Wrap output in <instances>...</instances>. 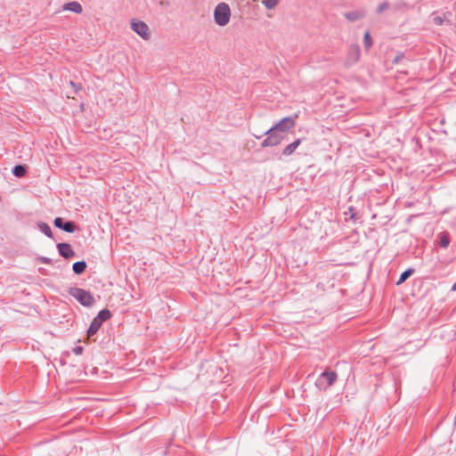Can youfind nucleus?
I'll return each mask as SVG.
<instances>
[{
	"label": "nucleus",
	"mask_w": 456,
	"mask_h": 456,
	"mask_svg": "<svg viewBox=\"0 0 456 456\" xmlns=\"http://www.w3.org/2000/svg\"><path fill=\"white\" fill-rule=\"evenodd\" d=\"M69 294L76 298L82 305L86 307L92 306L95 302L93 295L84 289L77 287L69 288Z\"/></svg>",
	"instance_id": "f257e3e1"
},
{
	"label": "nucleus",
	"mask_w": 456,
	"mask_h": 456,
	"mask_svg": "<svg viewBox=\"0 0 456 456\" xmlns=\"http://www.w3.org/2000/svg\"><path fill=\"white\" fill-rule=\"evenodd\" d=\"M338 379V375L335 371L326 370L319 375L315 381V387L320 391H325L331 387Z\"/></svg>",
	"instance_id": "f03ea898"
},
{
	"label": "nucleus",
	"mask_w": 456,
	"mask_h": 456,
	"mask_svg": "<svg viewBox=\"0 0 456 456\" xmlns=\"http://www.w3.org/2000/svg\"><path fill=\"white\" fill-rule=\"evenodd\" d=\"M231 10L226 3H219L214 11L215 22L219 26H225L229 23Z\"/></svg>",
	"instance_id": "7ed1b4c3"
},
{
	"label": "nucleus",
	"mask_w": 456,
	"mask_h": 456,
	"mask_svg": "<svg viewBox=\"0 0 456 456\" xmlns=\"http://www.w3.org/2000/svg\"><path fill=\"white\" fill-rule=\"evenodd\" d=\"M264 134L267 135V137L261 142L263 148L279 145L284 138L279 132L275 130L270 131V128Z\"/></svg>",
	"instance_id": "20e7f679"
},
{
	"label": "nucleus",
	"mask_w": 456,
	"mask_h": 456,
	"mask_svg": "<svg viewBox=\"0 0 456 456\" xmlns=\"http://www.w3.org/2000/svg\"><path fill=\"white\" fill-rule=\"evenodd\" d=\"M131 28L134 32H135L142 39H144V40L150 39V37H151L150 28L144 21L138 20H131Z\"/></svg>",
	"instance_id": "39448f33"
},
{
	"label": "nucleus",
	"mask_w": 456,
	"mask_h": 456,
	"mask_svg": "<svg viewBox=\"0 0 456 456\" xmlns=\"http://www.w3.org/2000/svg\"><path fill=\"white\" fill-rule=\"evenodd\" d=\"M296 125V119L292 117H286L281 119L277 124L273 126L270 127V131L275 130L279 133L287 132L289 129L293 128Z\"/></svg>",
	"instance_id": "423d86ee"
},
{
	"label": "nucleus",
	"mask_w": 456,
	"mask_h": 456,
	"mask_svg": "<svg viewBox=\"0 0 456 456\" xmlns=\"http://www.w3.org/2000/svg\"><path fill=\"white\" fill-rule=\"evenodd\" d=\"M360 55H361L360 46L358 45H352L348 49L347 57L346 60V65L351 66L353 64H355L359 61Z\"/></svg>",
	"instance_id": "0eeeda50"
},
{
	"label": "nucleus",
	"mask_w": 456,
	"mask_h": 456,
	"mask_svg": "<svg viewBox=\"0 0 456 456\" xmlns=\"http://www.w3.org/2000/svg\"><path fill=\"white\" fill-rule=\"evenodd\" d=\"M57 248L59 254L66 259H69L75 256V251L73 250L71 245H69V243H58Z\"/></svg>",
	"instance_id": "6e6552de"
},
{
	"label": "nucleus",
	"mask_w": 456,
	"mask_h": 456,
	"mask_svg": "<svg viewBox=\"0 0 456 456\" xmlns=\"http://www.w3.org/2000/svg\"><path fill=\"white\" fill-rule=\"evenodd\" d=\"M62 9L63 11H69L77 14H80L83 12L82 5L77 1L64 4Z\"/></svg>",
	"instance_id": "1a4fd4ad"
},
{
	"label": "nucleus",
	"mask_w": 456,
	"mask_h": 456,
	"mask_svg": "<svg viewBox=\"0 0 456 456\" xmlns=\"http://www.w3.org/2000/svg\"><path fill=\"white\" fill-rule=\"evenodd\" d=\"M344 16L349 21H356L365 16V11L356 10V11L348 12H346L344 14Z\"/></svg>",
	"instance_id": "9d476101"
},
{
	"label": "nucleus",
	"mask_w": 456,
	"mask_h": 456,
	"mask_svg": "<svg viewBox=\"0 0 456 456\" xmlns=\"http://www.w3.org/2000/svg\"><path fill=\"white\" fill-rule=\"evenodd\" d=\"M301 142H302V139H300V138L295 140L293 142L289 143L283 149L282 154L284 156H290L291 154H293L295 152L297 148L300 145Z\"/></svg>",
	"instance_id": "9b49d317"
},
{
	"label": "nucleus",
	"mask_w": 456,
	"mask_h": 456,
	"mask_svg": "<svg viewBox=\"0 0 456 456\" xmlns=\"http://www.w3.org/2000/svg\"><path fill=\"white\" fill-rule=\"evenodd\" d=\"M111 318V313L108 309H102L101 310L97 316L94 318V320L98 321L99 323L102 325L103 322L109 320Z\"/></svg>",
	"instance_id": "f8f14e48"
},
{
	"label": "nucleus",
	"mask_w": 456,
	"mask_h": 456,
	"mask_svg": "<svg viewBox=\"0 0 456 456\" xmlns=\"http://www.w3.org/2000/svg\"><path fill=\"white\" fill-rule=\"evenodd\" d=\"M86 266L87 265L85 261H77L73 264L72 270L75 274H81L86 271Z\"/></svg>",
	"instance_id": "ddd939ff"
},
{
	"label": "nucleus",
	"mask_w": 456,
	"mask_h": 456,
	"mask_svg": "<svg viewBox=\"0 0 456 456\" xmlns=\"http://www.w3.org/2000/svg\"><path fill=\"white\" fill-rule=\"evenodd\" d=\"M101 326L102 325L99 323V322L94 319L87 330L88 337H92V336L95 335L97 333V331L99 330V329L101 328Z\"/></svg>",
	"instance_id": "4468645a"
},
{
	"label": "nucleus",
	"mask_w": 456,
	"mask_h": 456,
	"mask_svg": "<svg viewBox=\"0 0 456 456\" xmlns=\"http://www.w3.org/2000/svg\"><path fill=\"white\" fill-rule=\"evenodd\" d=\"M37 226L41 232H43L48 238H53L52 229L47 224L41 222L37 224Z\"/></svg>",
	"instance_id": "2eb2a0df"
},
{
	"label": "nucleus",
	"mask_w": 456,
	"mask_h": 456,
	"mask_svg": "<svg viewBox=\"0 0 456 456\" xmlns=\"http://www.w3.org/2000/svg\"><path fill=\"white\" fill-rule=\"evenodd\" d=\"M26 167L23 165H16L12 169V174L16 177H23L26 175Z\"/></svg>",
	"instance_id": "dca6fc26"
},
{
	"label": "nucleus",
	"mask_w": 456,
	"mask_h": 456,
	"mask_svg": "<svg viewBox=\"0 0 456 456\" xmlns=\"http://www.w3.org/2000/svg\"><path fill=\"white\" fill-rule=\"evenodd\" d=\"M413 273H414V270L412 268H408L407 270L401 273L396 284L400 285V284L403 283Z\"/></svg>",
	"instance_id": "f3484780"
},
{
	"label": "nucleus",
	"mask_w": 456,
	"mask_h": 456,
	"mask_svg": "<svg viewBox=\"0 0 456 456\" xmlns=\"http://www.w3.org/2000/svg\"><path fill=\"white\" fill-rule=\"evenodd\" d=\"M440 246L446 248L450 244V236L447 232H441L439 234Z\"/></svg>",
	"instance_id": "a211bd4d"
},
{
	"label": "nucleus",
	"mask_w": 456,
	"mask_h": 456,
	"mask_svg": "<svg viewBox=\"0 0 456 456\" xmlns=\"http://www.w3.org/2000/svg\"><path fill=\"white\" fill-rule=\"evenodd\" d=\"M62 230L67 232H74L76 230V224L72 221H67L63 224Z\"/></svg>",
	"instance_id": "6ab92c4d"
},
{
	"label": "nucleus",
	"mask_w": 456,
	"mask_h": 456,
	"mask_svg": "<svg viewBox=\"0 0 456 456\" xmlns=\"http://www.w3.org/2000/svg\"><path fill=\"white\" fill-rule=\"evenodd\" d=\"M280 0H263L262 4L268 10L273 9L278 4Z\"/></svg>",
	"instance_id": "aec40b11"
},
{
	"label": "nucleus",
	"mask_w": 456,
	"mask_h": 456,
	"mask_svg": "<svg viewBox=\"0 0 456 456\" xmlns=\"http://www.w3.org/2000/svg\"><path fill=\"white\" fill-rule=\"evenodd\" d=\"M363 44L366 49H369L372 45V39L368 31L364 34Z\"/></svg>",
	"instance_id": "412c9836"
},
{
	"label": "nucleus",
	"mask_w": 456,
	"mask_h": 456,
	"mask_svg": "<svg viewBox=\"0 0 456 456\" xmlns=\"http://www.w3.org/2000/svg\"><path fill=\"white\" fill-rule=\"evenodd\" d=\"M389 8V4L387 2H383L381 3L378 8H377V12L378 13H381L383 12L384 11L387 10Z\"/></svg>",
	"instance_id": "4be33fe9"
},
{
	"label": "nucleus",
	"mask_w": 456,
	"mask_h": 456,
	"mask_svg": "<svg viewBox=\"0 0 456 456\" xmlns=\"http://www.w3.org/2000/svg\"><path fill=\"white\" fill-rule=\"evenodd\" d=\"M433 22L437 26H442L444 22V19L441 16H434Z\"/></svg>",
	"instance_id": "5701e85b"
},
{
	"label": "nucleus",
	"mask_w": 456,
	"mask_h": 456,
	"mask_svg": "<svg viewBox=\"0 0 456 456\" xmlns=\"http://www.w3.org/2000/svg\"><path fill=\"white\" fill-rule=\"evenodd\" d=\"M65 222L63 221V219L61 217H56L53 221V224L54 225L59 228V229H61L62 230V226H63V224Z\"/></svg>",
	"instance_id": "b1692460"
},
{
	"label": "nucleus",
	"mask_w": 456,
	"mask_h": 456,
	"mask_svg": "<svg viewBox=\"0 0 456 456\" xmlns=\"http://www.w3.org/2000/svg\"><path fill=\"white\" fill-rule=\"evenodd\" d=\"M83 351H84V348H83V346H75V347L73 348V353H74L76 355H80V354H82Z\"/></svg>",
	"instance_id": "393cba45"
},
{
	"label": "nucleus",
	"mask_w": 456,
	"mask_h": 456,
	"mask_svg": "<svg viewBox=\"0 0 456 456\" xmlns=\"http://www.w3.org/2000/svg\"><path fill=\"white\" fill-rule=\"evenodd\" d=\"M39 260L42 264H45V265H52V263H53V260L46 256H42V257H40Z\"/></svg>",
	"instance_id": "a878e982"
},
{
	"label": "nucleus",
	"mask_w": 456,
	"mask_h": 456,
	"mask_svg": "<svg viewBox=\"0 0 456 456\" xmlns=\"http://www.w3.org/2000/svg\"><path fill=\"white\" fill-rule=\"evenodd\" d=\"M70 86L74 88L75 92L77 93L78 90L82 89V86L80 85L76 84L73 81L69 82Z\"/></svg>",
	"instance_id": "bb28decb"
},
{
	"label": "nucleus",
	"mask_w": 456,
	"mask_h": 456,
	"mask_svg": "<svg viewBox=\"0 0 456 456\" xmlns=\"http://www.w3.org/2000/svg\"><path fill=\"white\" fill-rule=\"evenodd\" d=\"M452 291H456V282L452 285Z\"/></svg>",
	"instance_id": "cd10ccee"
},
{
	"label": "nucleus",
	"mask_w": 456,
	"mask_h": 456,
	"mask_svg": "<svg viewBox=\"0 0 456 456\" xmlns=\"http://www.w3.org/2000/svg\"><path fill=\"white\" fill-rule=\"evenodd\" d=\"M399 59H400V57H399V56H397V57L395 59V62H398V61H399Z\"/></svg>",
	"instance_id": "c85d7f7f"
}]
</instances>
